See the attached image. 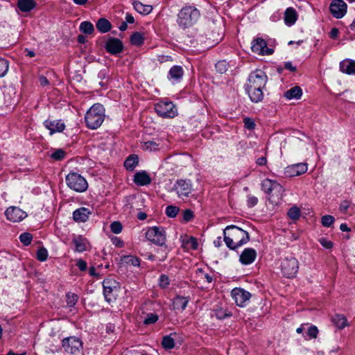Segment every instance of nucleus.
I'll use <instances>...</instances> for the list:
<instances>
[{
    "label": "nucleus",
    "mask_w": 355,
    "mask_h": 355,
    "mask_svg": "<svg viewBox=\"0 0 355 355\" xmlns=\"http://www.w3.org/2000/svg\"><path fill=\"white\" fill-rule=\"evenodd\" d=\"M78 299V297L77 295L69 293L67 294V303L69 306H73L76 304Z\"/></svg>",
    "instance_id": "obj_44"
},
{
    "label": "nucleus",
    "mask_w": 355,
    "mask_h": 355,
    "mask_svg": "<svg viewBox=\"0 0 355 355\" xmlns=\"http://www.w3.org/2000/svg\"><path fill=\"white\" fill-rule=\"evenodd\" d=\"M231 295L235 303L239 306H243L245 303L251 297V294L248 291L241 288H234Z\"/></svg>",
    "instance_id": "obj_12"
},
{
    "label": "nucleus",
    "mask_w": 355,
    "mask_h": 355,
    "mask_svg": "<svg viewBox=\"0 0 355 355\" xmlns=\"http://www.w3.org/2000/svg\"><path fill=\"white\" fill-rule=\"evenodd\" d=\"M349 205H350V202L349 201L344 200L341 202L340 209L341 211H345L349 208Z\"/></svg>",
    "instance_id": "obj_60"
},
{
    "label": "nucleus",
    "mask_w": 355,
    "mask_h": 355,
    "mask_svg": "<svg viewBox=\"0 0 355 355\" xmlns=\"http://www.w3.org/2000/svg\"><path fill=\"white\" fill-rule=\"evenodd\" d=\"M224 241L226 245L235 250L250 240L248 233L235 225H230L223 230Z\"/></svg>",
    "instance_id": "obj_2"
},
{
    "label": "nucleus",
    "mask_w": 355,
    "mask_h": 355,
    "mask_svg": "<svg viewBox=\"0 0 355 355\" xmlns=\"http://www.w3.org/2000/svg\"><path fill=\"white\" fill-rule=\"evenodd\" d=\"M191 184L184 180H178L173 186V190L180 198L188 197L191 192Z\"/></svg>",
    "instance_id": "obj_13"
},
{
    "label": "nucleus",
    "mask_w": 355,
    "mask_h": 355,
    "mask_svg": "<svg viewBox=\"0 0 355 355\" xmlns=\"http://www.w3.org/2000/svg\"><path fill=\"white\" fill-rule=\"evenodd\" d=\"M34 0H18V7L22 12H29L35 7Z\"/></svg>",
    "instance_id": "obj_26"
},
{
    "label": "nucleus",
    "mask_w": 355,
    "mask_h": 355,
    "mask_svg": "<svg viewBox=\"0 0 355 355\" xmlns=\"http://www.w3.org/2000/svg\"><path fill=\"white\" fill-rule=\"evenodd\" d=\"M169 279L168 276L165 275H162L159 277V286L161 288H165L169 284Z\"/></svg>",
    "instance_id": "obj_53"
},
{
    "label": "nucleus",
    "mask_w": 355,
    "mask_h": 355,
    "mask_svg": "<svg viewBox=\"0 0 355 355\" xmlns=\"http://www.w3.org/2000/svg\"><path fill=\"white\" fill-rule=\"evenodd\" d=\"M216 69L220 73H223L227 70V64L225 61H219L216 64Z\"/></svg>",
    "instance_id": "obj_47"
},
{
    "label": "nucleus",
    "mask_w": 355,
    "mask_h": 355,
    "mask_svg": "<svg viewBox=\"0 0 355 355\" xmlns=\"http://www.w3.org/2000/svg\"><path fill=\"white\" fill-rule=\"evenodd\" d=\"M73 243L76 246V250L78 252H83L87 250V241L82 239L80 237L76 238L73 239Z\"/></svg>",
    "instance_id": "obj_32"
},
{
    "label": "nucleus",
    "mask_w": 355,
    "mask_h": 355,
    "mask_svg": "<svg viewBox=\"0 0 355 355\" xmlns=\"http://www.w3.org/2000/svg\"><path fill=\"white\" fill-rule=\"evenodd\" d=\"M62 347L66 352L74 354L80 352L82 342L78 338L69 337L62 340Z\"/></svg>",
    "instance_id": "obj_10"
},
{
    "label": "nucleus",
    "mask_w": 355,
    "mask_h": 355,
    "mask_svg": "<svg viewBox=\"0 0 355 355\" xmlns=\"http://www.w3.org/2000/svg\"><path fill=\"white\" fill-rule=\"evenodd\" d=\"M339 34V31L337 28H334L329 33V36L332 39H336Z\"/></svg>",
    "instance_id": "obj_61"
},
{
    "label": "nucleus",
    "mask_w": 355,
    "mask_h": 355,
    "mask_svg": "<svg viewBox=\"0 0 355 355\" xmlns=\"http://www.w3.org/2000/svg\"><path fill=\"white\" fill-rule=\"evenodd\" d=\"M5 214L8 220L14 223L19 222L27 216L25 211L19 207L14 206L8 207L6 209Z\"/></svg>",
    "instance_id": "obj_14"
},
{
    "label": "nucleus",
    "mask_w": 355,
    "mask_h": 355,
    "mask_svg": "<svg viewBox=\"0 0 355 355\" xmlns=\"http://www.w3.org/2000/svg\"><path fill=\"white\" fill-rule=\"evenodd\" d=\"M112 243L116 246V247H119V248H121L123 246V242L122 240H121L118 237H114L112 239Z\"/></svg>",
    "instance_id": "obj_59"
},
{
    "label": "nucleus",
    "mask_w": 355,
    "mask_h": 355,
    "mask_svg": "<svg viewBox=\"0 0 355 355\" xmlns=\"http://www.w3.org/2000/svg\"><path fill=\"white\" fill-rule=\"evenodd\" d=\"M277 182L276 181L272 180L270 179H265L263 180L261 183L262 189L265 193L269 195L273 191V187L277 184Z\"/></svg>",
    "instance_id": "obj_33"
},
{
    "label": "nucleus",
    "mask_w": 355,
    "mask_h": 355,
    "mask_svg": "<svg viewBox=\"0 0 355 355\" xmlns=\"http://www.w3.org/2000/svg\"><path fill=\"white\" fill-rule=\"evenodd\" d=\"M45 127L49 130L50 134L62 132L64 129V124L60 121L46 120L44 122Z\"/></svg>",
    "instance_id": "obj_20"
},
{
    "label": "nucleus",
    "mask_w": 355,
    "mask_h": 355,
    "mask_svg": "<svg viewBox=\"0 0 355 355\" xmlns=\"http://www.w3.org/2000/svg\"><path fill=\"white\" fill-rule=\"evenodd\" d=\"M162 346L165 349H172L175 346L174 340L171 336H164L162 342Z\"/></svg>",
    "instance_id": "obj_41"
},
{
    "label": "nucleus",
    "mask_w": 355,
    "mask_h": 355,
    "mask_svg": "<svg viewBox=\"0 0 355 355\" xmlns=\"http://www.w3.org/2000/svg\"><path fill=\"white\" fill-rule=\"evenodd\" d=\"M187 303L188 300L187 298L178 296L173 300V306L174 309L182 311L187 306Z\"/></svg>",
    "instance_id": "obj_30"
},
{
    "label": "nucleus",
    "mask_w": 355,
    "mask_h": 355,
    "mask_svg": "<svg viewBox=\"0 0 355 355\" xmlns=\"http://www.w3.org/2000/svg\"><path fill=\"white\" fill-rule=\"evenodd\" d=\"M32 235L29 233H23L19 236L20 241L25 245H28L32 241Z\"/></svg>",
    "instance_id": "obj_46"
},
{
    "label": "nucleus",
    "mask_w": 355,
    "mask_h": 355,
    "mask_svg": "<svg viewBox=\"0 0 355 355\" xmlns=\"http://www.w3.org/2000/svg\"><path fill=\"white\" fill-rule=\"evenodd\" d=\"M244 124L245 127L249 130L253 129L255 125L254 121L248 118L244 119Z\"/></svg>",
    "instance_id": "obj_56"
},
{
    "label": "nucleus",
    "mask_w": 355,
    "mask_h": 355,
    "mask_svg": "<svg viewBox=\"0 0 355 355\" xmlns=\"http://www.w3.org/2000/svg\"><path fill=\"white\" fill-rule=\"evenodd\" d=\"M281 269L283 275L288 277H293L298 272V261L293 257H286L281 262Z\"/></svg>",
    "instance_id": "obj_7"
},
{
    "label": "nucleus",
    "mask_w": 355,
    "mask_h": 355,
    "mask_svg": "<svg viewBox=\"0 0 355 355\" xmlns=\"http://www.w3.org/2000/svg\"><path fill=\"white\" fill-rule=\"evenodd\" d=\"M307 169L306 163H297L286 167L284 173L288 177H295L305 173Z\"/></svg>",
    "instance_id": "obj_15"
},
{
    "label": "nucleus",
    "mask_w": 355,
    "mask_h": 355,
    "mask_svg": "<svg viewBox=\"0 0 355 355\" xmlns=\"http://www.w3.org/2000/svg\"><path fill=\"white\" fill-rule=\"evenodd\" d=\"M252 51L259 55H271L272 50L266 46L265 40L261 38L255 39L252 44Z\"/></svg>",
    "instance_id": "obj_16"
},
{
    "label": "nucleus",
    "mask_w": 355,
    "mask_h": 355,
    "mask_svg": "<svg viewBox=\"0 0 355 355\" xmlns=\"http://www.w3.org/2000/svg\"><path fill=\"white\" fill-rule=\"evenodd\" d=\"M266 82L267 76L261 70H257L250 73L246 85V91L252 102L259 103L263 99L262 89Z\"/></svg>",
    "instance_id": "obj_1"
},
{
    "label": "nucleus",
    "mask_w": 355,
    "mask_h": 355,
    "mask_svg": "<svg viewBox=\"0 0 355 355\" xmlns=\"http://www.w3.org/2000/svg\"><path fill=\"white\" fill-rule=\"evenodd\" d=\"M134 8L140 14L148 15L152 10L153 7L150 5H144L139 1H135L133 3Z\"/></svg>",
    "instance_id": "obj_29"
},
{
    "label": "nucleus",
    "mask_w": 355,
    "mask_h": 355,
    "mask_svg": "<svg viewBox=\"0 0 355 355\" xmlns=\"http://www.w3.org/2000/svg\"><path fill=\"white\" fill-rule=\"evenodd\" d=\"M183 69L180 66H173L169 71L170 78L175 80H178L182 78L183 75Z\"/></svg>",
    "instance_id": "obj_34"
},
{
    "label": "nucleus",
    "mask_w": 355,
    "mask_h": 355,
    "mask_svg": "<svg viewBox=\"0 0 355 355\" xmlns=\"http://www.w3.org/2000/svg\"><path fill=\"white\" fill-rule=\"evenodd\" d=\"M96 26L98 31L102 33L108 32L112 28L110 22L105 18H100L97 21Z\"/></svg>",
    "instance_id": "obj_27"
},
{
    "label": "nucleus",
    "mask_w": 355,
    "mask_h": 355,
    "mask_svg": "<svg viewBox=\"0 0 355 355\" xmlns=\"http://www.w3.org/2000/svg\"><path fill=\"white\" fill-rule=\"evenodd\" d=\"M267 162L266 158L265 157H261L257 159V163L259 165H265Z\"/></svg>",
    "instance_id": "obj_64"
},
{
    "label": "nucleus",
    "mask_w": 355,
    "mask_h": 355,
    "mask_svg": "<svg viewBox=\"0 0 355 355\" xmlns=\"http://www.w3.org/2000/svg\"><path fill=\"white\" fill-rule=\"evenodd\" d=\"M48 257V252L46 248H40L37 252V258L40 261H44Z\"/></svg>",
    "instance_id": "obj_45"
},
{
    "label": "nucleus",
    "mask_w": 355,
    "mask_h": 355,
    "mask_svg": "<svg viewBox=\"0 0 355 355\" xmlns=\"http://www.w3.org/2000/svg\"><path fill=\"white\" fill-rule=\"evenodd\" d=\"M105 118V110L101 104L93 105L87 112L85 120L87 127L96 129L101 125Z\"/></svg>",
    "instance_id": "obj_4"
},
{
    "label": "nucleus",
    "mask_w": 355,
    "mask_h": 355,
    "mask_svg": "<svg viewBox=\"0 0 355 355\" xmlns=\"http://www.w3.org/2000/svg\"><path fill=\"white\" fill-rule=\"evenodd\" d=\"M284 20L286 24L292 25L297 20L296 11L293 8H288L286 10Z\"/></svg>",
    "instance_id": "obj_28"
},
{
    "label": "nucleus",
    "mask_w": 355,
    "mask_h": 355,
    "mask_svg": "<svg viewBox=\"0 0 355 355\" xmlns=\"http://www.w3.org/2000/svg\"><path fill=\"white\" fill-rule=\"evenodd\" d=\"M138 164V157L132 155L129 156L124 162V166L128 170H132Z\"/></svg>",
    "instance_id": "obj_36"
},
{
    "label": "nucleus",
    "mask_w": 355,
    "mask_h": 355,
    "mask_svg": "<svg viewBox=\"0 0 355 355\" xmlns=\"http://www.w3.org/2000/svg\"><path fill=\"white\" fill-rule=\"evenodd\" d=\"M144 40V35L139 32L134 33L130 37V42L132 44L135 46H140L143 44Z\"/></svg>",
    "instance_id": "obj_37"
},
{
    "label": "nucleus",
    "mask_w": 355,
    "mask_h": 355,
    "mask_svg": "<svg viewBox=\"0 0 355 355\" xmlns=\"http://www.w3.org/2000/svg\"><path fill=\"white\" fill-rule=\"evenodd\" d=\"M258 202V199L257 197L254 196H249L248 199V205L249 207H254L255 206Z\"/></svg>",
    "instance_id": "obj_57"
},
{
    "label": "nucleus",
    "mask_w": 355,
    "mask_h": 355,
    "mask_svg": "<svg viewBox=\"0 0 355 355\" xmlns=\"http://www.w3.org/2000/svg\"><path fill=\"white\" fill-rule=\"evenodd\" d=\"M67 186L77 192H83L87 190L88 184L87 180L80 174L70 173L66 177Z\"/></svg>",
    "instance_id": "obj_5"
},
{
    "label": "nucleus",
    "mask_w": 355,
    "mask_h": 355,
    "mask_svg": "<svg viewBox=\"0 0 355 355\" xmlns=\"http://www.w3.org/2000/svg\"><path fill=\"white\" fill-rule=\"evenodd\" d=\"M200 15L196 8L191 6L183 7L178 14V25L182 29L188 28L198 21Z\"/></svg>",
    "instance_id": "obj_3"
},
{
    "label": "nucleus",
    "mask_w": 355,
    "mask_h": 355,
    "mask_svg": "<svg viewBox=\"0 0 355 355\" xmlns=\"http://www.w3.org/2000/svg\"><path fill=\"white\" fill-rule=\"evenodd\" d=\"M80 31L83 33L92 34L94 31V27L91 22L85 21L80 24Z\"/></svg>",
    "instance_id": "obj_38"
},
{
    "label": "nucleus",
    "mask_w": 355,
    "mask_h": 355,
    "mask_svg": "<svg viewBox=\"0 0 355 355\" xmlns=\"http://www.w3.org/2000/svg\"><path fill=\"white\" fill-rule=\"evenodd\" d=\"M182 246L187 250H196L198 245L195 238L188 236L182 237Z\"/></svg>",
    "instance_id": "obj_24"
},
{
    "label": "nucleus",
    "mask_w": 355,
    "mask_h": 355,
    "mask_svg": "<svg viewBox=\"0 0 355 355\" xmlns=\"http://www.w3.org/2000/svg\"><path fill=\"white\" fill-rule=\"evenodd\" d=\"M334 324L340 329L348 326L347 318L343 315H336L332 319Z\"/></svg>",
    "instance_id": "obj_31"
},
{
    "label": "nucleus",
    "mask_w": 355,
    "mask_h": 355,
    "mask_svg": "<svg viewBox=\"0 0 355 355\" xmlns=\"http://www.w3.org/2000/svg\"><path fill=\"white\" fill-rule=\"evenodd\" d=\"M158 320L157 315L155 313H149L147 315L146 318H145L144 322L146 324H150L156 322Z\"/></svg>",
    "instance_id": "obj_49"
},
{
    "label": "nucleus",
    "mask_w": 355,
    "mask_h": 355,
    "mask_svg": "<svg viewBox=\"0 0 355 355\" xmlns=\"http://www.w3.org/2000/svg\"><path fill=\"white\" fill-rule=\"evenodd\" d=\"M257 257V252L252 248H245L240 255L239 260L244 265L252 263Z\"/></svg>",
    "instance_id": "obj_18"
},
{
    "label": "nucleus",
    "mask_w": 355,
    "mask_h": 355,
    "mask_svg": "<svg viewBox=\"0 0 355 355\" xmlns=\"http://www.w3.org/2000/svg\"><path fill=\"white\" fill-rule=\"evenodd\" d=\"M76 265L79 268V269L82 271L85 270L87 268V263L85 261H83V259H78L77 261Z\"/></svg>",
    "instance_id": "obj_58"
},
{
    "label": "nucleus",
    "mask_w": 355,
    "mask_h": 355,
    "mask_svg": "<svg viewBox=\"0 0 355 355\" xmlns=\"http://www.w3.org/2000/svg\"><path fill=\"white\" fill-rule=\"evenodd\" d=\"M302 95V90L299 86H295L286 91L284 96L287 99H300Z\"/></svg>",
    "instance_id": "obj_25"
},
{
    "label": "nucleus",
    "mask_w": 355,
    "mask_h": 355,
    "mask_svg": "<svg viewBox=\"0 0 355 355\" xmlns=\"http://www.w3.org/2000/svg\"><path fill=\"white\" fill-rule=\"evenodd\" d=\"M347 4L343 0H334L329 6L332 15L337 18H342L347 12Z\"/></svg>",
    "instance_id": "obj_11"
},
{
    "label": "nucleus",
    "mask_w": 355,
    "mask_h": 355,
    "mask_svg": "<svg viewBox=\"0 0 355 355\" xmlns=\"http://www.w3.org/2000/svg\"><path fill=\"white\" fill-rule=\"evenodd\" d=\"M65 152L62 149H58L56 150L51 155V157L56 160L62 159L64 157Z\"/></svg>",
    "instance_id": "obj_51"
},
{
    "label": "nucleus",
    "mask_w": 355,
    "mask_h": 355,
    "mask_svg": "<svg viewBox=\"0 0 355 355\" xmlns=\"http://www.w3.org/2000/svg\"><path fill=\"white\" fill-rule=\"evenodd\" d=\"M156 112L162 117L173 118L177 114V109L172 102H160L155 105Z\"/></svg>",
    "instance_id": "obj_9"
},
{
    "label": "nucleus",
    "mask_w": 355,
    "mask_h": 355,
    "mask_svg": "<svg viewBox=\"0 0 355 355\" xmlns=\"http://www.w3.org/2000/svg\"><path fill=\"white\" fill-rule=\"evenodd\" d=\"M91 212L85 207H81L73 211V217L76 222H85Z\"/></svg>",
    "instance_id": "obj_22"
},
{
    "label": "nucleus",
    "mask_w": 355,
    "mask_h": 355,
    "mask_svg": "<svg viewBox=\"0 0 355 355\" xmlns=\"http://www.w3.org/2000/svg\"><path fill=\"white\" fill-rule=\"evenodd\" d=\"M8 62L5 59H0V78L3 77L8 71Z\"/></svg>",
    "instance_id": "obj_42"
},
{
    "label": "nucleus",
    "mask_w": 355,
    "mask_h": 355,
    "mask_svg": "<svg viewBox=\"0 0 355 355\" xmlns=\"http://www.w3.org/2000/svg\"><path fill=\"white\" fill-rule=\"evenodd\" d=\"M318 334V329L315 326H311L307 331V335L310 338H315Z\"/></svg>",
    "instance_id": "obj_52"
},
{
    "label": "nucleus",
    "mask_w": 355,
    "mask_h": 355,
    "mask_svg": "<svg viewBox=\"0 0 355 355\" xmlns=\"http://www.w3.org/2000/svg\"><path fill=\"white\" fill-rule=\"evenodd\" d=\"M103 294L107 302H111L116 299L119 293V284L113 279H106L103 282Z\"/></svg>",
    "instance_id": "obj_6"
},
{
    "label": "nucleus",
    "mask_w": 355,
    "mask_h": 355,
    "mask_svg": "<svg viewBox=\"0 0 355 355\" xmlns=\"http://www.w3.org/2000/svg\"><path fill=\"white\" fill-rule=\"evenodd\" d=\"M146 239L158 245H163L166 241V232L163 227L154 226L146 232Z\"/></svg>",
    "instance_id": "obj_8"
},
{
    "label": "nucleus",
    "mask_w": 355,
    "mask_h": 355,
    "mask_svg": "<svg viewBox=\"0 0 355 355\" xmlns=\"http://www.w3.org/2000/svg\"><path fill=\"white\" fill-rule=\"evenodd\" d=\"M39 81L42 86H46L49 84V80L44 76H40L39 78Z\"/></svg>",
    "instance_id": "obj_63"
},
{
    "label": "nucleus",
    "mask_w": 355,
    "mask_h": 355,
    "mask_svg": "<svg viewBox=\"0 0 355 355\" xmlns=\"http://www.w3.org/2000/svg\"><path fill=\"white\" fill-rule=\"evenodd\" d=\"M161 146L160 142H157L155 141H145L142 144V148L144 150L148 151H155L159 150Z\"/></svg>",
    "instance_id": "obj_35"
},
{
    "label": "nucleus",
    "mask_w": 355,
    "mask_h": 355,
    "mask_svg": "<svg viewBox=\"0 0 355 355\" xmlns=\"http://www.w3.org/2000/svg\"><path fill=\"white\" fill-rule=\"evenodd\" d=\"M122 261L126 263H130L134 266H139L140 264L139 259L131 255L124 256L122 258Z\"/></svg>",
    "instance_id": "obj_39"
},
{
    "label": "nucleus",
    "mask_w": 355,
    "mask_h": 355,
    "mask_svg": "<svg viewBox=\"0 0 355 355\" xmlns=\"http://www.w3.org/2000/svg\"><path fill=\"white\" fill-rule=\"evenodd\" d=\"M301 214L300 209L296 207H292L288 211V216L293 220H297L300 218Z\"/></svg>",
    "instance_id": "obj_40"
},
{
    "label": "nucleus",
    "mask_w": 355,
    "mask_h": 355,
    "mask_svg": "<svg viewBox=\"0 0 355 355\" xmlns=\"http://www.w3.org/2000/svg\"><path fill=\"white\" fill-rule=\"evenodd\" d=\"M111 231L114 234H119L122 231V225L119 221H114L110 225Z\"/></svg>",
    "instance_id": "obj_48"
},
{
    "label": "nucleus",
    "mask_w": 355,
    "mask_h": 355,
    "mask_svg": "<svg viewBox=\"0 0 355 355\" xmlns=\"http://www.w3.org/2000/svg\"><path fill=\"white\" fill-rule=\"evenodd\" d=\"M105 48L109 53L112 54H116L120 53L122 51L123 44L118 39L110 38L107 40Z\"/></svg>",
    "instance_id": "obj_19"
},
{
    "label": "nucleus",
    "mask_w": 355,
    "mask_h": 355,
    "mask_svg": "<svg viewBox=\"0 0 355 355\" xmlns=\"http://www.w3.org/2000/svg\"><path fill=\"white\" fill-rule=\"evenodd\" d=\"M340 71L347 74L355 73V61L344 60L340 63Z\"/></svg>",
    "instance_id": "obj_23"
},
{
    "label": "nucleus",
    "mask_w": 355,
    "mask_h": 355,
    "mask_svg": "<svg viewBox=\"0 0 355 355\" xmlns=\"http://www.w3.org/2000/svg\"><path fill=\"white\" fill-rule=\"evenodd\" d=\"M320 243L326 249H331L333 247V243L324 238H321Z\"/></svg>",
    "instance_id": "obj_54"
},
{
    "label": "nucleus",
    "mask_w": 355,
    "mask_h": 355,
    "mask_svg": "<svg viewBox=\"0 0 355 355\" xmlns=\"http://www.w3.org/2000/svg\"><path fill=\"white\" fill-rule=\"evenodd\" d=\"M334 222V218L330 215H325L322 218V223L325 227H329Z\"/></svg>",
    "instance_id": "obj_50"
},
{
    "label": "nucleus",
    "mask_w": 355,
    "mask_h": 355,
    "mask_svg": "<svg viewBox=\"0 0 355 355\" xmlns=\"http://www.w3.org/2000/svg\"><path fill=\"white\" fill-rule=\"evenodd\" d=\"M179 208L176 206L170 205L166 208V214L171 218L175 217L179 211Z\"/></svg>",
    "instance_id": "obj_43"
},
{
    "label": "nucleus",
    "mask_w": 355,
    "mask_h": 355,
    "mask_svg": "<svg viewBox=\"0 0 355 355\" xmlns=\"http://www.w3.org/2000/svg\"><path fill=\"white\" fill-rule=\"evenodd\" d=\"M285 69L290 70L291 71H295L296 68L293 66L292 63L291 62H287L284 64Z\"/></svg>",
    "instance_id": "obj_62"
},
{
    "label": "nucleus",
    "mask_w": 355,
    "mask_h": 355,
    "mask_svg": "<svg viewBox=\"0 0 355 355\" xmlns=\"http://www.w3.org/2000/svg\"><path fill=\"white\" fill-rule=\"evenodd\" d=\"M284 189L278 182L273 187V191L268 196V200L271 203L277 205L283 198Z\"/></svg>",
    "instance_id": "obj_17"
},
{
    "label": "nucleus",
    "mask_w": 355,
    "mask_h": 355,
    "mask_svg": "<svg viewBox=\"0 0 355 355\" xmlns=\"http://www.w3.org/2000/svg\"><path fill=\"white\" fill-rule=\"evenodd\" d=\"M134 182L139 186H145L150 184L151 178L144 171L135 173L134 176Z\"/></svg>",
    "instance_id": "obj_21"
},
{
    "label": "nucleus",
    "mask_w": 355,
    "mask_h": 355,
    "mask_svg": "<svg viewBox=\"0 0 355 355\" xmlns=\"http://www.w3.org/2000/svg\"><path fill=\"white\" fill-rule=\"evenodd\" d=\"M193 218V213L190 209H186L184 211L183 219L184 221L188 222Z\"/></svg>",
    "instance_id": "obj_55"
}]
</instances>
